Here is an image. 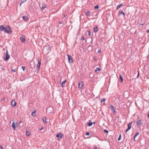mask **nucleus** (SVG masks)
<instances>
[{
  "label": "nucleus",
  "mask_w": 149,
  "mask_h": 149,
  "mask_svg": "<svg viewBox=\"0 0 149 149\" xmlns=\"http://www.w3.org/2000/svg\"><path fill=\"white\" fill-rule=\"evenodd\" d=\"M67 56L68 57V60L69 63H72L73 62V60L71 56H69V55H67Z\"/></svg>",
  "instance_id": "7ed1b4c3"
},
{
  "label": "nucleus",
  "mask_w": 149,
  "mask_h": 149,
  "mask_svg": "<svg viewBox=\"0 0 149 149\" xmlns=\"http://www.w3.org/2000/svg\"><path fill=\"white\" fill-rule=\"evenodd\" d=\"M22 42H24L25 41V36H21L20 38Z\"/></svg>",
  "instance_id": "9b49d317"
},
{
  "label": "nucleus",
  "mask_w": 149,
  "mask_h": 149,
  "mask_svg": "<svg viewBox=\"0 0 149 149\" xmlns=\"http://www.w3.org/2000/svg\"><path fill=\"white\" fill-rule=\"evenodd\" d=\"M89 122L87 123V125L88 126H91L93 124L92 122H91V121L90 120H89Z\"/></svg>",
  "instance_id": "ddd939ff"
},
{
  "label": "nucleus",
  "mask_w": 149,
  "mask_h": 149,
  "mask_svg": "<svg viewBox=\"0 0 149 149\" xmlns=\"http://www.w3.org/2000/svg\"><path fill=\"white\" fill-rule=\"evenodd\" d=\"M81 39L82 40H84V36H83L81 37Z\"/></svg>",
  "instance_id": "2f4dec72"
},
{
  "label": "nucleus",
  "mask_w": 149,
  "mask_h": 149,
  "mask_svg": "<svg viewBox=\"0 0 149 149\" xmlns=\"http://www.w3.org/2000/svg\"><path fill=\"white\" fill-rule=\"evenodd\" d=\"M67 16L66 15H64V17H66Z\"/></svg>",
  "instance_id": "c03bdc74"
},
{
  "label": "nucleus",
  "mask_w": 149,
  "mask_h": 149,
  "mask_svg": "<svg viewBox=\"0 0 149 149\" xmlns=\"http://www.w3.org/2000/svg\"><path fill=\"white\" fill-rule=\"evenodd\" d=\"M95 26V27L94 28V32H95L96 33V32H97L98 31L97 27L96 25Z\"/></svg>",
  "instance_id": "f8f14e48"
},
{
  "label": "nucleus",
  "mask_w": 149,
  "mask_h": 149,
  "mask_svg": "<svg viewBox=\"0 0 149 149\" xmlns=\"http://www.w3.org/2000/svg\"><path fill=\"white\" fill-rule=\"evenodd\" d=\"M62 23V22H59V24H61Z\"/></svg>",
  "instance_id": "49530a36"
},
{
  "label": "nucleus",
  "mask_w": 149,
  "mask_h": 149,
  "mask_svg": "<svg viewBox=\"0 0 149 149\" xmlns=\"http://www.w3.org/2000/svg\"><path fill=\"white\" fill-rule=\"evenodd\" d=\"M0 30L1 31H4L5 33L10 34L12 32L11 28L9 26L4 27L3 25L0 26Z\"/></svg>",
  "instance_id": "f257e3e1"
},
{
  "label": "nucleus",
  "mask_w": 149,
  "mask_h": 149,
  "mask_svg": "<svg viewBox=\"0 0 149 149\" xmlns=\"http://www.w3.org/2000/svg\"><path fill=\"white\" fill-rule=\"evenodd\" d=\"M27 0H21V3L20 4V5L21 6L22 3L24 2Z\"/></svg>",
  "instance_id": "cd10ccee"
},
{
  "label": "nucleus",
  "mask_w": 149,
  "mask_h": 149,
  "mask_svg": "<svg viewBox=\"0 0 149 149\" xmlns=\"http://www.w3.org/2000/svg\"><path fill=\"white\" fill-rule=\"evenodd\" d=\"M0 149H3L1 146L0 145Z\"/></svg>",
  "instance_id": "ea45409f"
},
{
  "label": "nucleus",
  "mask_w": 149,
  "mask_h": 149,
  "mask_svg": "<svg viewBox=\"0 0 149 149\" xmlns=\"http://www.w3.org/2000/svg\"><path fill=\"white\" fill-rule=\"evenodd\" d=\"M119 15H122L123 16H125V14L124 13H123L121 10H120L119 13Z\"/></svg>",
  "instance_id": "2eb2a0df"
},
{
  "label": "nucleus",
  "mask_w": 149,
  "mask_h": 149,
  "mask_svg": "<svg viewBox=\"0 0 149 149\" xmlns=\"http://www.w3.org/2000/svg\"><path fill=\"white\" fill-rule=\"evenodd\" d=\"M6 57L5 58H4V59L5 61H7L9 58L10 57V56L9 54H8V50L7 49L6 50Z\"/></svg>",
  "instance_id": "f03ea898"
},
{
  "label": "nucleus",
  "mask_w": 149,
  "mask_h": 149,
  "mask_svg": "<svg viewBox=\"0 0 149 149\" xmlns=\"http://www.w3.org/2000/svg\"><path fill=\"white\" fill-rule=\"evenodd\" d=\"M48 109H49V108H47V109H46V111H48Z\"/></svg>",
  "instance_id": "09e8293b"
},
{
  "label": "nucleus",
  "mask_w": 149,
  "mask_h": 149,
  "mask_svg": "<svg viewBox=\"0 0 149 149\" xmlns=\"http://www.w3.org/2000/svg\"><path fill=\"white\" fill-rule=\"evenodd\" d=\"M139 132H137L136 133L134 137V140H135V138L138 135H139Z\"/></svg>",
  "instance_id": "412c9836"
},
{
  "label": "nucleus",
  "mask_w": 149,
  "mask_h": 149,
  "mask_svg": "<svg viewBox=\"0 0 149 149\" xmlns=\"http://www.w3.org/2000/svg\"><path fill=\"white\" fill-rule=\"evenodd\" d=\"M99 8V6L97 5H96V6H95V9H97Z\"/></svg>",
  "instance_id": "c85d7f7f"
},
{
  "label": "nucleus",
  "mask_w": 149,
  "mask_h": 149,
  "mask_svg": "<svg viewBox=\"0 0 149 149\" xmlns=\"http://www.w3.org/2000/svg\"><path fill=\"white\" fill-rule=\"evenodd\" d=\"M11 104L13 107H15L16 105V104L15 100H12L11 102Z\"/></svg>",
  "instance_id": "0eeeda50"
},
{
  "label": "nucleus",
  "mask_w": 149,
  "mask_h": 149,
  "mask_svg": "<svg viewBox=\"0 0 149 149\" xmlns=\"http://www.w3.org/2000/svg\"><path fill=\"white\" fill-rule=\"evenodd\" d=\"M119 79L121 80V82H122L123 81V77L121 74L119 75Z\"/></svg>",
  "instance_id": "dca6fc26"
},
{
  "label": "nucleus",
  "mask_w": 149,
  "mask_h": 149,
  "mask_svg": "<svg viewBox=\"0 0 149 149\" xmlns=\"http://www.w3.org/2000/svg\"><path fill=\"white\" fill-rule=\"evenodd\" d=\"M12 72H16V69H12Z\"/></svg>",
  "instance_id": "7c9ffc66"
},
{
  "label": "nucleus",
  "mask_w": 149,
  "mask_h": 149,
  "mask_svg": "<svg viewBox=\"0 0 149 149\" xmlns=\"http://www.w3.org/2000/svg\"><path fill=\"white\" fill-rule=\"evenodd\" d=\"M104 132H106L107 133H108V130H104Z\"/></svg>",
  "instance_id": "72a5a7b5"
},
{
  "label": "nucleus",
  "mask_w": 149,
  "mask_h": 149,
  "mask_svg": "<svg viewBox=\"0 0 149 149\" xmlns=\"http://www.w3.org/2000/svg\"><path fill=\"white\" fill-rule=\"evenodd\" d=\"M30 133L31 132L30 131H26V135L28 136H29L30 134Z\"/></svg>",
  "instance_id": "a211bd4d"
},
{
  "label": "nucleus",
  "mask_w": 149,
  "mask_h": 149,
  "mask_svg": "<svg viewBox=\"0 0 149 149\" xmlns=\"http://www.w3.org/2000/svg\"><path fill=\"white\" fill-rule=\"evenodd\" d=\"M141 120H139L136 122V124L139 127L141 125Z\"/></svg>",
  "instance_id": "6e6552de"
},
{
  "label": "nucleus",
  "mask_w": 149,
  "mask_h": 149,
  "mask_svg": "<svg viewBox=\"0 0 149 149\" xmlns=\"http://www.w3.org/2000/svg\"><path fill=\"white\" fill-rule=\"evenodd\" d=\"M43 128L42 127L41 128V129H40V130H42L43 129Z\"/></svg>",
  "instance_id": "79ce46f5"
},
{
  "label": "nucleus",
  "mask_w": 149,
  "mask_h": 149,
  "mask_svg": "<svg viewBox=\"0 0 149 149\" xmlns=\"http://www.w3.org/2000/svg\"><path fill=\"white\" fill-rule=\"evenodd\" d=\"M46 7V6H45L44 5V4H43L42 6V7H41V10H43Z\"/></svg>",
  "instance_id": "393cba45"
},
{
  "label": "nucleus",
  "mask_w": 149,
  "mask_h": 149,
  "mask_svg": "<svg viewBox=\"0 0 149 149\" xmlns=\"http://www.w3.org/2000/svg\"><path fill=\"white\" fill-rule=\"evenodd\" d=\"M63 136L62 134L59 133L58 134L56 135V137L58 138H61Z\"/></svg>",
  "instance_id": "9d476101"
},
{
  "label": "nucleus",
  "mask_w": 149,
  "mask_h": 149,
  "mask_svg": "<svg viewBox=\"0 0 149 149\" xmlns=\"http://www.w3.org/2000/svg\"><path fill=\"white\" fill-rule=\"evenodd\" d=\"M22 68L23 71H24L25 68L24 66H22Z\"/></svg>",
  "instance_id": "c756f323"
},
{
  "label": "nucleus",
  "mask_w": 149,
  "mask_h": 149,
  "mask_svg": "<svg viewBox=\"0 0 149 149\" xmlns=\"http://www.w3.org/2000/svg\"><path fill=\"white\" fill-rule=\"evenodd\" d=\"M17 126V123H15L14 122H13L12 124V127L14 130H15L16 129Z\"/></svg>",
  "instance_id": "20e7f679"
},
{
  "label": "nucleus",
  "mask_w": 149,
  "mask_h": 149,
  "mask_svg": "<svg viewBox=\"0 0 149 149\" xmlns=\"http://www.w3.org/2000/svg\"><path fill=\"white\" fill-rule=\"evenodd\" d=\"M121 139V136L120 135V136H119V137L118 138V141H120V140Z\"/></svg>",
  "instance_id": "473e14b6"
},
{
  "label": "nucleus",
  "mask_w": 149,
  "mask_h": 149,
  "mask_svg": "<svg viewBox=\"0 0 149 149\" xmlns=\"http://www.w3.org/2000/svg\"><path fill=\"white\" fill-rule=\"evenodd\" d=\"M5 99H6L5 97H4V98L2 99L1 100L3 101H4L5 100Z\"/></svg>",
  "instance_id": "4c0bfd02"
},
{
  "label": "nucleus",
  "mask_w": 149,
  "mask_h": 149,
  "mask_svg": "<svg viewBox=\"0 0 149 149\" xmlns=\"http://www.w3.org/2000/svg\"><path fill=\"white\" fill-rule=\"evenodd\" d=\"M49 108H50V109H52V108L51 107H49Z\"/></svg>",
  "instance_id": "de8ad7c7"
},
{
  "label": "nucleus",
  "mask_w": 149,
  "mask_h": 149,
  "mask_svg": "<svg viewBox=\"0 0 149 149\" xmlns=\"http://www.w3.org/2000/svg\"><path fill=\"white\" fill-rule=\"evenodd\" d=\"M36 111H34L33 112H32V115L33 116H36Z\"/></svg>",
  "instance_id": "4be33fe9"
},
{
  "label": "nucleus",
  "mask_w": 149,
  "mask_h": 149,
  "mask_svg": "<svg viewBox=\"0 0 149 149\" xmlns=\"http://www.w3.org/2000/svg\"><path fill=\"white\" fill-rule=\"evenodd\" d=\"M86 134L87 135H89L90 134V133H89L88 132H87L86 133Z\"/></svg>",
  "instance_id": "c9c22d12"
},
{
  "label": "nucleus",
  "mask_w": 149,
  "mask_h": 149,
  "mask_svg": "<svg viewBox=\"0 0 149 149\" xmlns=\"http://www.w3.org/2000/svg\"><path fill=\"white\" fill-rule=\"evenodd\" d=\"M100 70V69L99 68H97V69L95 70V72H97L99 71Z\"/></svg>",
  "instance_id": "a878e982"
},
{
  "label": "nucleus",
  "mask_w": 149,
  "mask_h": 149,
  "mask_svg": "<svg viewBox=\"0 0 149 149\" xmlns=\"http://www.w3.org/2000/svg\"><path fill=\"white\" fill-rule=\"evenodd\" d=\"M105 100V99H103L101 101V102H104Z\"/></svg>",
  "instance_id": "f704fd0d"
},
{
  "label": "nucleus",
  "mask_w": 149,
  "mask_h": 149,
  "mask_svg": "<svg viewBox=\"0 0 149 149\" xmlns=\"http://www.w3.org/2000/svg\"><path fill=\"white\" fill-rule=\"evenodd\" d=\"M40 70V67H37L36 68V72L37 73H38Z\"/></svg>",
  "instance_id": "b1692460"
},
{
  "label": "nucleus",
  "mask_w": 149,
  "mask_h": 149,
  "mask_svg": "<svg viewBox=\"0 0 149 149\" xmlns=\"http://www.w3.org/2000/svg\"><path fill=\"white\" fill-rule=\"evenodd\" d=\"M3 50H4V51H5V49L4 48H3Z\"/></svg>",
  "instance_id": "3c124183"
},
{
  "label": "nucleus",
  "mask_w": 149,
  "mask_h": 149,
  "mask_svg": "<svg viewBox=\"0 0 149 149\" xmlns=\"http://www.w3.org/2000/svg\"><path fill=\"white\" fill-rule=\"evenodd\" d=\"M23 19L25 20H26L28 19V17L26 16H23Z\"/></svg>",
  "instance_id": "aec40b11"
},
{
  "label": "nucleus",
  "mask_w": 149,
  "mask_h": 149,
  "mask_svg": "<svg viewBox=\"0 0 149 149\" xmlns=\"http://www.w3.org/2000/svg\"><path fill=\"white\" fill-rule=\"evenodd\" d=\"M22 121H21V120H20V121H19V124H20V123H22Z\"/></svg>",
  "instance_id": "a19ab883"
},
{
  "label": "nucleus",
  "mask_w": 149,
  "mask_h": 149,
  "mask_svg": "<svg viewBox=\"0 0 149 149\" xmlns=\"http://www.w3.org/2000/svg\"><path fill=\"white\" fill-rule=\"evenodd\" d=\"M132 122H131L130 123L128 124V128H127V129H126V130L125 132H126L129 130H130L131 129V125L132 124Z\"/></svg>",
  "instance_id": "39448f33"
},
{
  "label": "nucleus",
  "mask_w": 149,
  "mask_h": 149,
  "mask_svg": "<svg viewBox=\"0 0 149 149\" xmlns=\"http://www.w3.org/2000/svg\"><path fill=\"white\" fill-rule=\"evenodd\" d=\"M66 82V80L64 81H63L62 83H61V86H64L65 85V84Z\"/></svg>",
  "instance_id": "6ab92c4d"
},
{
  "label": "nucleus",
  "mask_w": 149,
  "mask_h": 149,
  "mask_svg": "<svg viewBox=\"0 0 149 149\" xmlns=\"http://www.w3.org/2000/svg\"><path fill=\"white\" fill-rule=\"evenodd\" d=\"M109 108L111 109V110L112 111L113 110L114 113H115V110L114 109V107L113 106L111 105L110 107H109Z\"/></svg>",
  "instance_id": "1a4fd4ad"
},
{
  "label": "nucleus",
  "mask_w": 149,
  "mask_h": 149,
  "mask_svg": "<svg viewBox=\"0 0 149 149\" xmlns=\"http://www.w3.org/2000/svg\"><path fill=\"white\" fill-rule=\"evenodd\" d=\"M94 149H98L96 147H95Z\"/></svg>",
  "instance_id": "37998d69"
},
{
  "label": "nucleus",
  "mask_w": 149,
  "mask_h": 149,
  "mask_svg": "<svg viewBox=\"0 0 149 149\" xmlns=\"http://www.w3.org/2000/svg\"><path fill=\"white\" fill-rule=\"evenodd\" d=\"M83 86V82L81 81L79 83L78 87L80 89H81Z\"/></svg>",
  "instance_id": "423d86ee"
},
{
  "label": "nucleus",
  "mask_w": 149,
  "mask_h": 149,
  "mask_svg": "<svg viewBox=\"0 0 149 149\" xmlns=\"http://www.w3.org/2000/svg\"><path fill=\"white\" fill-rule=\"evenodd\" d=\"M41 65V61L38 60V63L37 65V67H40Z\"/></svg>",
  "instance_id": "4468645a"
},
{
  "label": "nucleus",
  "mask_w": 149,
  "mask_h": 149,
  "mask_svg": "<svg viewBox=\"0 0 149 149\" xmlns=\"http://www.w3.org/2000/svg\"><path fill=\"white\" fill-rule=\"evenodd\" d=\"M91 34V32L90 31H88V35L89 36H90Z\"/></svg>",
  "instance_id": "58836bf2"
},
{
  "label": "nucleus",
  "mask_w": 149,
  "mask_h": 149,
  "mask_svg": "<svg viewBox=\"0 0 149 149\" xmlns=\"http://www.w3.org/2000/svg\"><path fill=\"white\" fill-rule=\"evenodd\" d=\"M139 71L138 72V75H137V78H138L139 77Z\"/></svg>",
  "instance_id": "e433bc0d"
},
{
  "label": "nucleus",
  "mask_w": 149,
  "mask_h": 149,
  "mask_svg": "<svg viewBox=\"0 0 149 149\" xmlns=\"http://www.w3.org/2000/svg\"><path fill=\"white\" fill-rule=\"evenodd\" d=\"M86 14L87 16H89L90 15L89 14V12L88 10H87L86 12Z\"/></svg>",
  "instance_id": "bb28decb"
},
{
  "label": "nucleus",
  "mask_w": 149,
  "mask_h": 149,
  "mask_svg": "<svg viewBox=\"0 0 149 149\" xmlns=\"http://www.w3.org/2000/svg\"><path fill=\"white\" fill-rule=\"evenodd\" d=\"M100 52V51H99L98 52Z\"/></svg>",
  "instance_id": "603ef678"
},
{
  "label": "nucleus",
  "mask_w": 149,
  "mask_h": 149,
  "mask_svg": "<svg viewBox=\"0 0 149 149\" xmlns=\"http://www.w3.org/2000/svg\"><path fill=\"white\" fill-rule=\"evenodd\" d=\"M46 117H44V118H43L42 119V120H43V121L44 122V123H46Z\"/></svg>",
  "instance_id": "5701e85b"
},
{
  "label": "nucleus",
  "mask_w": 149,
  "mask_h": 149,
  "mask_svg": "<svg viewBox=\"0 0 149 149\" xmlns=\"http://www.w3.org/2000/svg\"><path fill=\"white\" fill-rule=\"evenodd\" d=\"M147 32L148 33H149V30H148V31H147Z\"/></svg>",
  "instance_id": "8fccbe9b"
},
{
  "label": "nucleus",
  "mask_w": 149,
  "mask_h": 149,
  "mask_svg": "<svg viewBox=\"0 0 149 149\" xmlns=\"http://www.w3.org/2000/svg\"><path fill=\"white\" fill-rule=\"evenodd\" d=\"M123 5V4H119V5H118L116 9L117 10L119 8H120Z\"/></svg>",
  "instance_id": "f3484780"
},
{
  "label": "nucleus",
  "mask_w": 149,
  "mask_h": 149,
  "mask_svg": "<svg viewBox=\"0 0 149 149\" xmlns=\"http://www.w3.org/2000/svg\"><path fill=\"white\" fill-rule=\"evenodd\" d=\"M93 123V124H95L96 123V122H94L93 123Z\"/></svg>",
  "instance_id": "a18cd8bd"
}]
</instances>
